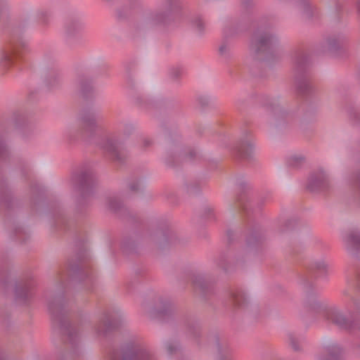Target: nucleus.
Listing matches in <instances>:
<instances>
[{"label":"nucleus","mask_w":360,"mask_h":360,"mask_svg":"<svg viewBox=\"0 0 360 360\" xmlns=\"http://www.w3.org/2000/svg\"><path fill=\"white\" fill-rule=\"evenodd\" d=\"M269 37H264V38H262L259 41V44H260V46L259 47V49H262V47L263 46H266L269 43Z\"/></svg>","instance_id":"nucleus-4"},{"label":"nucleus","mask_w":360,"mask_h":360,"mask_svg":"<svg viewBox=\"0 0 360 360\" xmlns=\"http://www.w3.org/2000/svg\"><path fill=\"white\" fill-rule=\"evenodd\" d=\"M348 248L357 247L360 244V236L356 233L348 234L345 238Z\"/></svg>","instance_id":"nucleus-2"},{"label":"nucleus","mask_w":360,"mask_h":360,"mask_svg":"<svg viewBox=\"0 0 360 360\" xmlns=\"http://www.w3.org/2000/svg\"><path fill=\"white\" fill-rule=\"evenodd\" d=\"M252 146H253V144H252V143H250V146H251V147H252Z\"/></svg>","instance_id":"nucleus-5"},{"label":"nucleus","mask_w":360,"mask_h":360,"mask_svg":"<svg viewBox=\"0 0 360 360\" xmlns=\"http://www.w3.org/2000/svg\"><path fill=\"white\" fill-rule=\"evenodd\" d=\"M327 316L329 320L342 328L347 329L352 326L351 321L348 320L345 315L340 311L335 309L330 310Z\"/></svg>","instance_id":"nucleus-1"},{"label":"nucleus","mask_w":360,"mask_h":360,"mask_svg":"<svg viewBox=\"0 0 360 360\" xmlns=\"http://www.w3.org/2000/svg\"><path fill=\"white\" fill-rule=\"evenodd\" d=\"M13 53L10 52H4L0 57L1 63L5 66L10 65L13 62Z\"/></svg>","instance_id":"nucleus-3"}]
</instances>
